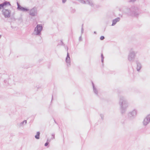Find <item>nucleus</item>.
I'll use <instances>...</instances> for the list:
<instances>
[{
  "label": "nucleus",
  "mask_w": 150,
  "mask_h": 150,
  "mask_svg": "<svg viewBox=\"0 0 150 150\" xmlns=\"http://www.w3.org/2000/svg\"><path fill=\"white\" fill-rule=\"evenodd\" d=\"M139 10V8L138 7L133 6L124 9L123 13L129 17L137 18L140 14Z\"/></svg>",
  "instance_id": "nucleus-1"
},
{
  "label": "nucleus",
  "mask_w": 150,
  "mask_h": 150,
  "mask_svg": "<svg viewBox=\"0 0 150 150\" xmlns=\"http://www.w3.org/2000/svg\"><path fill=\"white\" fill-rule=\"evenodd\" d=\"M119 104L121 113L122 114L125 113L128 107L129 103L127 100L123 96H120V97Z\"/></svg>",
  "instance_id": "nucleus-2"
},
{
  "label": "nucleus",
  "mask_w": 150,
  "mask_h": 150,
  "mask_svg": "<svg viewBox=\"0 0 150 150\" xmlns=\"http://www.w3.org/2000/svg\"><path fill=\"white\" fill-rule=\"evenodd\" d=\"M137 52L135 51L134 49L131 48L129 51L127 56L128 60L130 62H133L137 56Z\"/></svg>",
  "instance_id": "nucleus-3"
},
{
  "label": "nucleus",
  "mask_w": 150,
  "mask_h": 150,
  "mask_svg": "<svg viewBox=\"0 0 150 150\" xmlns=\"http://www.w3.org/2000/svg\"><path fill=\"white\" fill-rule=\"evenodd\" d=\"M42 29V25L41 24H38L35 28L33 34L35 35L40 36L41 35V32Z\"/></svg>",
  "instance_id": "nucleus-4"
},
{
  "label": "nucleus",
  "mask_w": 150,
  "mask_h": 150,
  "mask_svg": "<svg viewBox=\"0 0 150 150\" xmlns=\"http://www.w3.org/2000/svg\"><path fill=\"white\" fill-rule=\"evenodd\" d=\"M4 7L2 10V14L5 18H9L11 16V11L8 9H6V7Z\"/></svg>",
  "instance_id": "nucleus-5"
},
{
  "label": "nucleus",
  "mask_w": 150,
  "mask_h": 150,
  "mask_svg": "<svg viewBox=\"0 0 150 150\" xmlns=\"http://www.w3.org/2000/svg\"><path fill=\"white\" fill-rule=\"evenodd\" d=\"M137 114V110L134 109L128 113L127 118L129 120H132L136 117Z\"/></svg>",
  "instance_id": "nucleus-6"
},
{
  "label": "nucleus",
  "mask_w": 150,
  "mask_h": 150,
  "mask_svg": "<svg viewBox=\"0 0 150 150\" xmlns=\"http://www.w3.org/2000/svg\"><path fill=\"white\" fill-rule=\"evenodd\" d=\"M82 4H87L91 7H94L95 4L92 0H78Z\"/></svg>",
  "instance_id": "nucleus-7"
},
{
  "label": "nucleus",
  "mask_w": 150,
  "mask_h": 150,
  "mask_svg": "<svg viewBox=\"0 0 150 150\" xmlns=\"http://www.w3.org/2000/svg\"><path fill=\"white\" fill-rule=\"evenodd\" d=\"M29 14L32 16H36L37 15V10L36 8L34 7L29 11Z\"/></svg>",
  "instance_id": "nucleus-8"
},
{
  "label": "nucleus",
  "mask_w": 150,
  "mask_h": 150,
  "mask_svg": "<svg viewBox=\"0 0 150 150\" xmlns=\"http://www.w3.org/2000/svg\"><path fill=\"white\" fill-rule=\"evenodd\" d=\"M150 122V114L147 115L144 119L143 123L144 126H146Z\"/></svg>",
  "instance_id": "nucleus-9"
},
{
  "label": "nucleus",
  "mask_w": 150,
  "mask_h": 150,
  "mask_svg": "<svg viewBox=\"0 0 150 150\" xmlns=\"http://www.w3.org/2000/svg\"><path fill=\"white\" fill-rule=\"evenodd\" d=\"M17 5L18 6L17 9L19 11L23 12H27L29 10L27 8L22 7L18 2L17 3Z\"/></svg>",
  "instance_id": "nucleus-10"
},
{
  "label": "nucleus",
  "mask_w": 150,
  "mask_h": 150,
  "mask_svg": "<svg viewBox=\"0 0 150 150\" xmlns=\"http://www.w3.org/2000/svg\"><path fill=\"white\" fill-rule=\"evenodd\" d=\"M68 48L67 47V56L66 58V62L68 66H70L71 60L70 58L69 57V55L68 52Z\"/></svg>",
  "instance_id": "nucleus-11"
},
{
  "label": "nucleus",
  "mask_w": 150,
  "mask_h": 150,
  "mask_svg": "<svg viewBox=\"0 0 150 150\" xmlns=\"http://www.w3.org/2000/svg\"><path fill=\"white\" fill-rule=\"evenodd\" d=\"M11 5L9 2L6 1L0 4V10L2 8L3 9L4 7H5V6H10Z\"/></svg>",
  "instance_id": "nucleus-12"
},
{
  "label": "nucleus",
  "mask_w": 150,
  "mask_h": 150,
  "mask_svg": "<svg viewBox=\"0 0 150 150\" xmlns=\"http://www.w3.org/2000/svg\"><path fill=\"white\" fill-rule=\"evenodd\" d=\"M92 86L93 89V91L95 94L97 96H98V91L97 88L96 87L93 83L92 82Z\"/></svg>",
  "instance_id": "nucleus-13"
},
{
  "label": "nucleus",
  "mask_w": 150,
  "mask_h": 150,
  "mask_svg": "<svg viewBox=\"0 0 150 150\" xmlns=\"http://www.w3.org/2000/svg\"><path fill=\"white\" fill-rule=\"evenodd\" d=\"M120 20V18L119 17H117V18L113 20L112 21V26L115 25L116 23L119 22Z\"/></svg>",
  "instance_id": "nucleus-14"
},
{
  "label": "nucleus",
  "mask_w": 150,
  "mask_h": 150,
  "mask_svg": "<svg viewBox=\"0 0 150 150\" xmlns=\"http://www.w3.org/2000/svg\"><path fill=\"white\" fill-rule=\"evenodd\" d=\"M137 65V71H139L142 68V65L141 63L138 62H136Z\"/></svg>",
  "instance_id": "nucleus-15"
},
{
  "label": "nucleus",
  "mask_w": 150,
  "mask_h": 150,
  "mask_svg": "<svg viewBox=\"0 0 150 150\" xmlns=\"http://www.w3.org/2000/svg\"><path fill=\"white\" fill-rule=\"evenodd\" d=\"M27 121L26 120H24L20 123L18 124V125L19 127H23L24 125L27 124Z\"/></svg>",
  "instance_id": "nucleus-16"
},
{
  "label": "nucleus",
  "mask_w": 150,
  "mask_h": 150,
  "mask_svg": "<svg viewBox=\"0 0 150 150\" xmlns=\"http://www.w3.org/2000/svg\"><path fill=\"white\" fill-rule=\"evenodd\" d=\"M40 134L39 132H37L35 136V138L37 139H39L40 138Z\"/></svg>",
  "instance_id": "nucleus-17"
},
{
  "label": "nucleus",
  "mask_w": 150,
  "mask_h": 150,
  "mask_svg": "<svg viewBox=\"0 0 150 150\" xmlns=\"http://www.w3.org/2000/svg\"><path fill=\"white\" fill-rule=\"evenodd\" d=\"M101 62L102 63H103V62L104 57H103V54L102 53L101 54Z\"/></svg>",
  "instance_id": "nucleus-18"
},
{
  "label": "nucleus",
  "mask_w": 150,
  "mask_h": 150,
  "mask_svg": "<svg viewBox=\"0 0 150 150\" xmlns=\"http://www.w3.org/2000/svg\"><path fill=\"white\" fill-rule=\"evenodd\" d=\"M83 24L82 25V27L81 28V35H82V34L83 33L84 30L83 28Z\"/></svg>",
  "instance_id": "nucleus-19"
},
{
  "label": "nucleus",
  "mask_w": 150,
  "mask_h": 150,
  "mask_svg": "<svg viewBox=\"0 0 150 150\" xmlns=\"http://www.w3.org/2000/svg\"><path fill=\"white\" fill-rule=\"evenodd\" d=\"M100 116L102 120H103L104 119V115L102 114H100Z\"/></svg>",
  "instance_id": "nucleus-20"
},
{
  "label": "nucleus",
  "mask_w": 150,
  "mask_h": 150,
  "mask_svg": "<svg viewBox=\"0 0 150 150\" xmlns=\"http://www.w3.org/2000/svg\"><path fill=\"white\" fill-rule=\"evenodd\" d=\"M104 37L103 36H101L100 38V39L101 40H103L104 39Z\"/></svg>",
  "instance_id": "nucleus-21"
},
{
  "label": "nucleus",
  "mask_w": 150,
  "mask_h": 150,
  "mask_svg": "<svg viewBox=\"0 0 150 150\" xmlns=\"http://www.w3.org/2000/svg\"><path fill=\"white\" fill-rule=\"evenodd\" d=\"M82 35H81V36L79 38V40L80 41H81L82 40V39L81 38V36Z\"/></svg>",
  "instance_id": "nucleus-22"
},
{
  "label": "nucleus",
  "mask_w": 150,
  "mask_h": 150,
  "mask_svg": "<svg viewBox=\"0 0 150 150\" xmlns=\"http://www.w3.org/2000/svg\"><path fill=\"white\" fill-rule=\"evenodd\" d=\"M49 143V142H46V143L45 144V146H47L48 145V144Z\"/></svg>",
  "instance_id": "nucleus-23"
},
{
  "label": "nucleus",
  "mask_w": 150,
  "mask_h": 150,
  "mask_svg": "<svg viewBox=\"0 0 150 150\" xmlns=\"http://www.w3.org/2000/svg\"><path fill=\"white\" fill-rule=\"evenodd\" d=\"M52 138H51L52 139H55V135L54 134H52Z\"/></svg>",
  "instance_id": "nucleus-24"
},
{
  "label": "nucleus",
  "mask_w": 150,
  "mask_h": 150,
  "mask_svg": "<svg viewBox=\"0 0 150 150\" xmlns=\"http://www.w3.org/2000/svg\"><path fill=\"white\" fill-rule=\"evenodd\" d=\"M51 139H52L51 138L50 139H47V142L49 143V142H50Z\"/></svg>",
  "instance_id": "nucleus-25"
},
{
  "label": "nucleus",
  "mask_w": 150,
  "mask_h": 150,
  "mask_svg": "<svg viewBox=\"0 0 150 150\" xmlns=\"http://www.w3.org/2000/svg\"><path fill=\"white\" fill-rule=\"evenodd\" d=\"M136 0H130L129 1V2H133L135 1Z\"/></svg>",
  "instance_id": "nucleus-26"
},
{
  "label": "nucleus",
  "mask_w": 150,
  "mask_h": 150,
  "mask_svg": "<svg viewBox=\"0 0 150 150\" xmlns=\"http://www.w3.org/2000/svg\"><path fill=\"white\" fill-rule=\"evenodd\" d=\"M66 1V0H62V3H64Z\"/></svg>",
  "instance_id": "nucleus-27"
},
{
  "label": "nucleus",
  "mask_w": 150,
  "mask_h": 150,
  "mask_svg": "<svg viewBox=\"0 0 150 150\" xmlns=\"http://www.w3.org/2000/svg\"><path fill=\"white\" fill-rule=\"evenodd\" d=\"M75 9H73V10H72V12H73V13H74L75 12Z\"/></svg>",
  "instance_id": "nucleus-28"
},
{
  "label": "nucleus",
  "mask_w": 150,
  "mask_h": 150,
  "mask_svg": "<svg viewBox=\"0 0 150 150\" xmlns=\"http://www.w3.org/2000/svg\"><path fill=\"white\" fill-rule=\"evenodd\" d=\"M54 122H55V123L57 124V122H56L55 120L54 119Z\"/></svg>",
  "instance_id": "nucleus-29"
},
{
  "label": "nucleus",
  "mask_w": 150,
  "mask_h": 150,
  "mask_svg": "<svg viewBox=\"0 0 150 150\" xmlns=\"http://www.w3.org/2000/svg\"><path fill=\"white\" fill-rule=\"evenodd\" d=\"M94 34H96V31H94Z\"/></svg>",
  "instance_id": "nucleus-30"
},
{
  "label": "nucleus",
  "mask_w": 150,
  "mask_h": 150,
  "mask_svg": "<svg viewBox=\"0 0 150 150\" xmlns=\"http://www.w3.org/2000/svg\"><path fill=\"white\" fill-rule=\"evenodd\" d=\"M61 42H62V44H63V42L61 41Z\"/></svg>",
  "instance_id": "nucleus-31"
},
{
  "label": "nucleus",
  "mask_w": 150,
  "mask_h": 150,
  "mask_svg": "<svg viewBox=\"0 0 150 150\" xmlns=\"http://www.w3.org/2000/svg\"><path fill=\"white\" fill-rule=\"evenodd\" d=\"M1 35H0V38H1Z\"/></svg>",
  "instance_id": "nucleus-32"
},
{
  "label": "nucleus",
  "mask_w": 150,
  "mask_h": 150,
  "mask_svg": "<svg viewBox=\"0 0 150 150\" xmlns=\"http://www.w3.org/2000/svg\"><path fill=\"white\" fill-rule=\"evenodd\" d=\"M52 99H53V96H52Z\"/></svg>",
  "instance_id": "nucleus-33"
}]
</instances>
